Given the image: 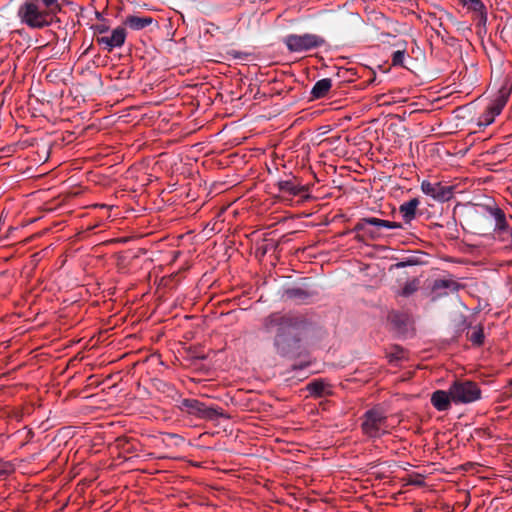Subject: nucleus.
Masks as SVG:
<instances>
[{"instance_id":"f257e3e1","label":"nucleus","mask_w":512,"mask_h":512,"mask_svg":"<svg viewBox=\"0 0 512 512\" xmlns=\"http://www.w3.org/2000/svg\"><path fill=\"white\" fill-rule=\"evenodd\" d=\"M302 322L291 314L275 312L263 320L264 330L275 331L274 347L281 356H288L299 349Z\"/></svg>"},{"instance_id":"4468645a","label":"nucleus","mask_w":512,"mask_h":512,"mask_svg":"<svg viewBox=\"0 0 512 512\" xmlns=\"http://www.w3.org/2000/svg\"><path fill=\"white\" fill-rule=\"evenodd\" d=\"M306 390L313 397H324L332 394L331 385L324 379H316L307 384Z\"/></svg>"},{"instance_id":"0eeeda50","label":"nucleus","mask_w":512,"mask_h":512,"mask_svg":"<svg viewBox=\"0 0 512 512\" xmlns=\"http://www.w3.org/2000/svg\"><path fill=\"white\" fill-rule=\"evenodd\" d=\"M510 96V89L502 87L496 96L490 101L486 110L478 118L477 125L479 127H487L491 125L495 118L501 114Z\"/></svg>"},{"instance_id":"9d476101","label":"nucleus","mask_w":512,"mask_h":512,"mask_svg":"<svg viewBox=\"0 0 512 512\" xmlns=\"http://www.w3.org/2000/svg\"><path fill=\"white\" fill-rule=\"evenodd\" d=\"M367 225H372L378 228H386V229H400L402 228V224L399 222L379 219L376 217H366L360 219L353 228L354 232H364L365 234H372L371 231L366 230Z\"/></svg>"},{"instance_id":"6ab92c4d","label":"nucleus","mask_w":512,"mask_h":512,"mask_svg":"<svg viewBox=\"0 0 512 512\" xmlns=\"http://www.w3.org/2000/svg\"><path fill=\"white\" fill-rule=\"evenodd\" d=\"M98 22L91 26L95 39L100 36H105L110 31V21L102 16L101 13L96 12Z\"/></svg>"},{"instance_id":"f3484780","label":"nucleus","mask_w":512,"mask_h":512,"mask_svg":"<svg viewBox=\"0 0 512 512\" xmlns=\"http://www.w3.org/2000/svg\"><path fill=\"white\" fill-rule=\"evenodd\" d=\"M461 4L468 11L477 13L479 21L483 24L487 21V12L484 3L481 0H461Z\"/></svg>"},{"instance_id":"393cba45","label":"nucleus","mask_w":512,"mask_h":512,"mask_svg":"<svg viewBox=\"0 0 512 512\" xmlns=\"http://www.w3.org/2000/svg\"><path fill=\"white\" fill-rule=\"evenodd\" d=\"M287 295L290 298L306 300L309 297V293L301 288H293L287 291Z\"/></svg>"},{"instance_id":"1a4fd4ad","label":"nucleus","mask_w":512,"mask_h":512,"mask_svg":"<svg viewBox=\"0 0 512 512\" xmlns=\"http://www.w3.org/2000/svg\"><path fill=\"white\" fill-rule=\"evenodd\" d=\"M420 187L425 195L438 202L449 201L453 196V188L448 185H443L441 182L423 180Z\"/></svg>"},{"instance_id":"aec40b11","label":"nucleus","mask_w":512,"mask_h":512,"mask_svg":"<svg viewBox=\"0 0 512 512\" xmlns=\"http://www.w3.org/2000/svg\"><path fill=\"white\" fill-rule=\"evenodd\" d=\"M16 470V465L10 461L0 457V481L8 478Z\"/></svg>"},{"instance_id":"6e6552de","label":"nucleus","mask_w":512,"mask_h":512,"mask_svg":"<svg viewBox=\"0 0 512 512\" xmlns=\"http://www.w3.org/2000/svg\"><path fill=\"white\" fill-rule=\"evenodd\" d=\"M127 38V31L124 26H117L110 30L107 35L96 38L97 45L108 53L114 49L123 47Z\"/></svg>"},{"instance_id":"423d86ee","label":"nucleus","mask_w":512,"mask_h":512,"mask_svg":"<svg viewBox=\"0 0 512 512\" xmlns=\"http://www.w3.org/2000/svg\"><path fill=\"white\" fill-rule=\"evenodd\" d=\"M181 409L192 416L207 421H215L219 418L227 417L221 408L208 406L197 399H183L181 401Z\"/></svg>"},{"instance_id":"412c9836","label":"nucleus","mask_w":512,"mask_h":512,"mask_svg":"<svg viewBox=\"0 0 512 512\" xmlns=\"http://www.w3.org/2000/svg\"><path fill=\"white\" fill-rule=\"evenodd\" d=\"M442 289H447L451 292L458 291L459 284L456 281L449 280V279H439L436 280L433 284V290L438 291Z\"/></svg>"},{"instance_id":"5701e85b","label":"nucleus","mask_w":512,"mask_h":512,"mask_svg":"<svg viewBox=\"0 0 512 512\" xmlns=\"http://www.w3.org/2000/svg\"><path fill=\"white\" fill-rule=\"evenodd\" d=\"M469 340L475 346H481L484 342V332L482 327H475L469 336Z\"/></svg>"},{"instance_id":"39448f33","label":"nucleus","mask_w":512,"mask_h":512,"mask_svg":"<svg viewBox=\"0 0 512 512\" xmlns=\"http://www.w3.org/2000/svg\"><path fill=\"white\" fill-rule=\"evenodd\" d=\"M361 429L364 435L377 439L388 433L387 416L378 408L367 410L363 415Z\"/></svg>"},{"instance_id":"20e7f679","label":"nucleus","mask_w":512,"mask_h":512,"mask_svg":"<svg viewBox=\"0 0 512 512\" xmlns=\"http://www.w3.org/2000/svg\"><path fill=\"white\" fill-rule=\"evenodd\" d=\"M287 50L291 53H304L322 47L325 39L317 34H288L283 38Z\"/></svg>"},{"instance_id":"f03ea898","label":"nucleus","mask_w":512,"mask_h":512,"mask_svg":"<svg viewBox=\"0 0 512 512\" xmlns=\"http://www.w3.org/2000/svg\"><path fill=\"white\" fill-rule=\"evenodd\" d=\"M61 8H48L41 0H27L18 9L21 22L33 29H41L50 25L51 17Z\"/></svg>"},{"instance_id":"f8f14e48","label":"nucleus","mask_w":512,"mask_h":512,"mask_svg":"<svg viewBox=\"0 0 512 512\" xmlns=\"http://www.w3.org/2000/svg\"><path fill=\"white\" fill-rule=\"evenodd\" d=\"M451 403H453V401L450 395V388L448 391L436 390L431 395V404L437 411H447Z\"/></svg>"},{"instance_id":"ddd939ff","label":"nucleus","mask_w":512,"mask_h":512,"mask_svg":"<svg viewBox=\"0 0 512 512\" xmlns=\"http://www.w3.org/2000/svg\"><path fill=\"white\" fill-rule=\"evenodd\" d=\"M419 205V199L412 198L399 206V213L405 224H410L416 218Z\"/></svg>"},{"instance_id":"dca6fc26","label":"nucleus","mask_w":512,"mask_h":512,"mask_svg":"<svg viewBox=\"0 0 512 512\" xmlns=\"http://www.w3.org/2000/svg\"><path fill=\"white\" fill-rule=\"evenodd\" d=\"M486 211L495 220V228H494L495 231L504 232L507 230L508 224L506 221V215L501 208H499L497 206H494V207L486 206Z\"/></svg>"},{"instance_id":"7ed1b4c3","label":"nucleus","mask_w":512,"mask_h":512,"mask_svg":"<svg viewBox=\"0 0 512 512\" xmlns=\"http://www.w3.org/2000/svg\"><path fill=\"white\" fill-rule=\"evenodd\" d=\"M450 395L454 404H470L481 399L479 385L468 379H456L450 385Z\"/></svg>"},{"instance_id":"a211bd4d","label":"nucleus","mask_w":512,"mask_h":512,"mask_svg":"<svg viewBox=\"0 0 512 512\" xmlns=\"http://www.w3.org/2000/svg\"><path fill=\"white\" fill-rule=\"evenodd\" d=\"M332 87V80L330 78H323L318 80L311 89L312 99L324 98Z\"/></svg>"},{"instance_id":"9b49d317","label":"nucleus","mask_w":512,"mask_h":512,"mask_svg":"<svg viewBox=\"0 0 512 512\" xmlns=\"http://www.w3.org/2000/svg\"><path fill=\"white\" fill-rule=\"evenodd\" d=\"M278 190L283 193L287 194L289 196H302L305 195L306 198H308V186L302 185L299 182L296 181V179L290 178L286 180H280L277 183Z\"/></svg>"},{"instance_id":"a878e982","label":"nucleus","mask_w":512,"mask_h":512,"mask_svg":"<svg viewBox=\"0 0 512 512\" xmlns=\"http://www.w3.org/2000/svg\"><path fill=\"white\" fill-rule=\"evenodd\" d=\"M391 60L394 66H402L405 60V52L402 50L393 52Z\"/></svg>"},{"instance_id":"b1692460","label":"nucleus","mask_w":512,"mask_h":512,"mask_svg":"<svg viewBox=\"0 0 512 512\" xmlns=\"http://www.w3.org/2000/svg\"><path fill=\"white\" fill-rule=\"evenodd\" d=\"M405 357H406L405 350L399 346H394L392 351L389 353V361L390 362L400 361V360L405 359Z\"/></svg>"},{"instance_id":"4be33fe9","label":"nucleus","mask_w":512,"mask_h":512,"mask_svg":"<svg viewBox=\"0 0 512 512\" xmlns=\"http://www.w3.org/2000/svg\"><path fill=\"white\" fill-rule=\"evenodd\" d=\"M419 288V280L418 279H412L410 281H407L401 290V295L408 297L412 295L414 292H416Z\"/></svg>"},{"instance_id":"2eb2a0df","label":"nucleus","mask_w":512,"mask_h":512,"mask_svg":"<svg viewBox=\"0 0 512 512\" xmlns=\"http://www.w3.org/2000/svg\"><path fill=\"white\" fill-rule=\"evenodd\" d=\"M123 25L134 31H140L153 23V18L149 16L128 15L123 20Z\"/></svg>"}]
</instances>
